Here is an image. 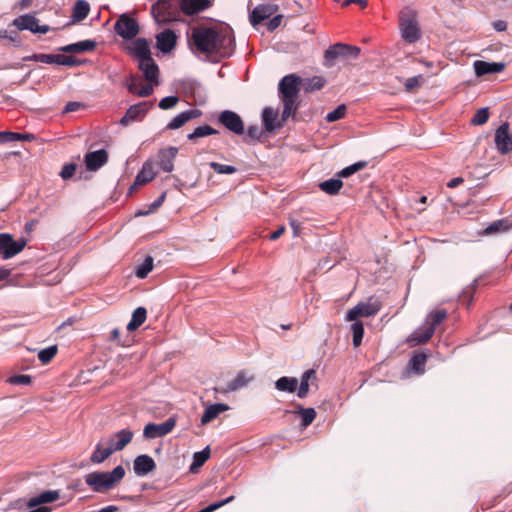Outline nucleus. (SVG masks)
<instances>
[{
  "label": "nucleus",
  "mask_w": 512,
  "mask_h": 512,
  "mask_svg": "<svg viewBox=\"0 0 512 512\" xmlns=\"http://www.w3.org/2000/svg\"><path fill=\"white\" fill-rule=\"evenodd\" d=\"M153 263L154 260L151 256H146L143 263H141L135 270V275L140 278L144 279L147 277V275L152 271L153 269Z\"/></svg>",
  "instance_id": "obj_44"
},
{
  "label": "nucleus",
  "mask_w": 512,
  "mask_h": 512,
  "mask_svg": "<svg viewBox=\"0 0 512 512\" xmlns=\"http://www.w3.org/2000/svg\"><path fill=\"white\" fill-rule=\"evenodd\" d=\"M281 21H282V16L281 15H276L274 16L272 19L269 20V22L267 23V29L269 31H274L276 28H278L281 24Z\"/></svg>",
  "instance_id": "obj_63"
},
{
  "label": "nucleus",
  "mask_w": 512,
  "mask_h": 512,
  "mask_svg": "<svg viewBox=\"0 0 512 512\" xmlns=\"http://www.w3.org/2000/svg\"><path fill=\"white\" fill-rule=\"evenodd\" d=\"M156 468V463L149 455H139L134 459L133 469L136 475L144 476Z\"/></svg>",
  "instance_id": "obj_19"
},
{
  "label": "nucleus",
  "mask_w": 512,
  "mask_h": 512,
  "mask_svg": "<svg viewBox=\"0 0 512 512\" xmlns=\"http://www.w3.org/2000/svg\"><path fill=\"white\" fill-rule=\"evenodd\" d=\"M489 119V111L488 108H481L476 111L474 116L471 119V123L474 125H483Z\"/></svg>",
  "instance_id": "obj_52"
},
{
  "label": "nucleus",
  "mask_w": 512,
  "mask_h": 512,
  "mask_svg": "<svg viewBox=\"0 0 512 512\" xmlns=\"http://www.w3.org/2000/svg\"><path fill=\"white\" fill-rule=\"evenodd\" d=\"M254 380V375L250 374L246 370H240L235 378L231 380L226 387L223 388H216L217 392L220 393H229L233 391H237L239 389H242L246 387L251 381Z\"/></svg>",
  "instance_id": "obj_15"
},
{
  "label": "nucleus",
  "mask_w": 512,
  "mask_h": 512,
  "mask_svg": "<svg viewBox=\"0 0 512 512\" xmlns=\"http://www.w3.org/2000/svg\"><path fill=\"white\" fill-rule=\"evenodd\" d=\"M176 426L174 417L168 418L166 421L156 424L149 423L144 427L143 436L146 439H155L169 434Z\"/></svg>",
  "instance_id": "obj_10"
},
{
  "label": "nucleus",
  "mask_w": 512,
  "mask_h": 512,
  "mask_svg": "<svg viewBox=\"0 0 512 512\" xmlns=\"http://www.w3.org/2000/svg\"><path fill=\"white\" fill-rule=\"evenodd\" d=\"M179 99L177 96H167L160 100L159 102V108L162 110H168L173 108L177 103Z\"/></svg>",
  "instance_id": "obj_56"
},
{
  "label": "nucleus",
  "mask_w": 512,
  "mask_h": 512,
  "mask_svg": "<svg viewBox=\"0 0 512 512\" xmlns=\"http://www.w3.org/2000/svg\"><path fill=\"white\" fill-rule=\"evenodd\" d=\"M218 121L229 131L242 135L244 133V123L241 117L234 111L225 110L219 114Z\"/></svg>",
  "instance_id": "obj_12"
},
{
  "label": "nucleus",
  "mask_w": 512,
  "mask_h": 512,
  "mask_svg": "<svg viewBox=\"0 0 512 512\" xmlns=\"http://www.w3.org/2000/svg\"><path fill=\"white\" fill-rule=\"evenodd\" d=\"M60 494L58 491H44L40 495L32 497L27 502V507L30 509L28 512H49L47 507L42 506L43 504L52 503L58 500Z\"/></svg>",
  "instance_id": "obj_11"
},
{
  "label": "nucleus",
  "mask_w": 512,
  "mask_h": 512,
  "mask_svg": "<svg viewBox=\"0 0 512 512\" xmlns=\"http://www.w3.org/2000/svg\"><path fill=\"white\" fill-rule=\"evenodd\" d=\"M97 43L94 40H83L77 43L68 44L59 48L64 53H84L94 51Z\"/></svg>",
  "instance_id": "obj_26"
},
{
  "label": "nucleus",
  "mask_w": 512,
  "mask_h": 512,
  "mask_svg": "<svg viewBox=\"0 0 512 512\" xmlns=\"http://www.w3.org/2000/svg\"><path fill=\"white\" fill-rule=\"evenodd\" d=\"M138 67L149 83L155 86L159 85V67L153 58L140 61Z\"/></svg>",
  "instance_id": "obj_18"
},
{
  "label": "nucleus",
  "mask_w": 512,
  "mask_h": 512,
  "mask_svg": "<svg viewBox=\"0 0 512 512\" xmlns=\"http://www.w3.org/2000/svg\"><path fill=\"white\" fill-rule=\"evenodd\" d=\"M359 53L360 48L356 46L337 43L333 46H330L329 49L325 51L324 57L325 60L331 65L337 58H357Z\"/></svg>",
  "instance_id": "obj_9"
},
{
  "label": "nucleus",
  "mask_w": 512,
  "mask_h": 512,
  "mask_svg": "<svg viewBox=\"0 0 512 512\" xmlns=\"http://www.w3.org/2000/svg\"><path fill=\"white\" fill-rule=\"evenodd\" d=\"M228 408L229 407L226 404L222 403L212 404L208 406L201 417V423L203 425L210 423L215 418H217L220 413L228 410Z\"/></svg>",
  "instance_id": "obj_30"
},
{
  "label": "nucleus",
  "mask_w": 512,
  "mask_h": 512,
  "mask_svg": "<svg viewBox=\"0 0 512 512\" xmlns=\"http://www.w3.org/2000/svg\"><path fill=\"white\" fill-rule=\"evenodd\" d=\"M381 308V301L377 297L371 296L366 302H359L355 307L348 310L345 320L354 321L359 317L374 316L381 310Z\"/></svg>",
  "instance_id": "obj_5"
},
{
  "label": "nucleus",
  "mask_w": 512,
  "mask_h": 512,
  "mask_svg": "<svg viewBox=\"0 0 512 512\" xmlns=\"http://www.w3.org/2000/svg\"><path fill=\"white\" fill-rule=\"evenodd\" d=\"M351 331L353 335V345L354 347H359L362 343L363 335H364V326L361 321L354 320L351 325Z\"/></svg>",
  "instance_id": "obj_46"
},
{
  "label": "nucleus",
  "mask_w": 512,
  "mask_h": 512,
  "mask_svg": "<svg viewBox=\"0 0 512 512\" xmlns=\"http://www.w3.org/2000/svg\"><path fill=\"white\" fill-rule=\"evenodd\" d=\"M147 311L144 307H138L133 311L132 318L127 325L128 331L138 329L146 320Z\"/></svg>",
  "instance_id": "obj_36"
},
{
  "label": "nucleus",
  "mask_w": 512,
  "mask_h": 512,
  "mask_svg": "<svg viewBox=\"0 0 512 512\" xmlns=\"http://www.w3.org/2000/svg\"><path fill=\"white\" fill-rule=\"evenodd\" d=\"M325 79L321 76H313L311 78L302 79L301 87L305 92H313L320 90L325 85Z\"/></svg>",
  "instance_id": "obj_38"
},
{
  "label": "nucleus",
  "mask_w": 512,
  "mask_h": 512,
  "mask_svg": "<svg viewBox=\"0 0 512 512\" xmlns=\"http://www.w3.org/2000/svg\"><path fill=\"white\" fill-rule=\"evenodd\" d=\"M38 19L30 14L21 15L13 20V25L18 30H29L34 33Z\"/></svg>",
  "instance_id": "obj_33"
},
{
  "label": "nucleus",
  "mask_w": 512,
  "mask_h": 512,
  "mask_svg": "<svg viewBox=\"0 0 512 512\" xmlns=\"http://www.w3.org/2000/svg\"><path fill=\"white\" fill-rule=\"evenodd\" d=\"M130 52L139 62L152 58L149 42L145 38L135 39L131 44Z\"/></svg>",
  "instance_id": "obj_21"
},
{
  "label": "nucleus",
  "mask_w": 512,
  "mask_h": 512,
  "mask_svg": "<svg viewBox=\"0 0 512 512\" xmlns=\"http://www.w3.org/2000/svg\"><path fill=\"white\" fill-rule=\"evenodd\" d=\"M176 40L172 30H164L156 36L157 48L163 53H169L176 46Z\"/></svg>",
  "instance_id": "obj_23"
},
{
  "label": "nucleus",
  "mask_w": 512,
  "mask_h": 512,
  "mask_svg": "<svg viewBox=\"0 0 512 512\" xmlns=\"http://www.w3.org/2000/svg\"><path fill=\"white\" fill-rule=\"evenodd\" d=\"M82 106H83V104L80 102L71 101L66 104L64 112H66V113L75 112V111L79 110Z\"/></svg>",
  "instance_id": "obj_64"
},
{
  "label": "nucleus",
  "mask_w": 512,
  "mask_h": 512,
  "mask_svg": "<svg viewBox=\"0 0 512 512\" xmlns=\"http://www.w3.org/2000/svg\"><path fill=\"white\" fill-rule=\"evenodd\" d=\"M247 136L252 140H259L262 136V129L258 125H251L247 129Z\"/></svg>",
  "instance_id": "obj_60"
},
{
  "label": "nucleus",
  "mask_w": 512,
  "mask_h": 512,
  "mask_svg": "<svg viewBox=\"0 0 512 512\" xmlns=\"http://www.w3.org/2000/svg\"><path fill=\"white\" fill-rule=\"evenodd\" d=\"M75 171H76V164H74V163L66 164L62 168V170L60 172V176L64 180H67L74 175Z\"/></svg>",
  "instance_id": "obj_59"
},
{
  "label": "nucleus",
  "mask_w": 512,
  "mask_h": 512,
  "mask_svg": "<svg viewBox=\"0 0 512 512\" xmlns=\"http://www.w3.org/2000/svg\"><path fill=\"white\" fill-rule=\"evenodd\" d=\"M298 380L293 377L283 376L275 382V387L279 391L295 392L297 389Z\"/></svg>",
  "instance_id": "obj_39"
},
{
  "label": "nucleus",
  "mask_w": 512,
  "mask_h": 512,
  "mask_svg": "<svg viewBox=\"0 0 512 512\" xmlns=\"http://www.w3.org/2000/svg\"><path fill=\"white\" fill-rule=\"evenodd\" d=\"M278 119V111L271 107L264 108L262 112V121L267 132H274L276 129L282 127L281 122H276Z\"/></svg>",
  "instance_id": "obj_27"
},
{
  "label": "nucleus",
  "mask_w": 512,
  "mask_h": 512,
  "mask_svg": "<svg viewBox=\"0 0 512 512\" xmlns=\"http://www.w3.org/2000/svg\"><path fill=\"white\" fill-rule=\"evenodd\" d=\"M399 27L401 36L407 43H415L421 37V30L417 20V12L405 7L399 14Z\"/></svg>",
  "instance_id": "obj_3"
},
{
  "label": "nucleus",
  "mask_w": 512,
  "mask_h": 512,
  "mask_svg": "<svg viewBox=\"0 0 512 512\" xmlns=\"http://www.w3.org/2000/svg\"><path fill=\"white\" fill-rule=\"evenodd\" d=\"M301 84L302 78L295 74L284 76L278 84L279 98L298 97Z\"/></svg>",
  "instance_id": "obj_7"
},
{
  "label": "nucleus",
  "mask_w": 512,
  "mask_h": 512,
  "mask_svg": "<svg viewBox=\"0 0 512 512\" xmlns=\"http://www.w3.org/2000/svg\"><path fill=\"white\" fill-rule=\"evenodd\" d=\"M201 111L198 109H192L184 111L180 114H178L176 117H174L166 126V129L174 130L182 127L184 124H186L188 121L198 118L201 116Z\"/></svg>",
  "instance_id": "obj_24"
},
{
  "label": "nucleus",
  "mask_w": 512,
  "mask_h": 512,
  "mask_svg": "<svg viewBox=\"0 0 512 512\" xmlns=\"http://www.w3.org/2000/svg\"><path fill=\"white\" fill-rule=\"evenodd\" d=\"M210 167L218 174H233L237 171L234 166L224 165L217 162H211Z\"/></svg>",
  "instance_id": "obj_54"
},
{
  "label": "nucleus",
  "mask_w": 512,
  "mask_h": 512,
  "mask_svg": "<svg viewBox=\"0 0 512 512\" xmlns=\"http://www.w3.org/2000/svg\"><path fill=\"white\" fill-rule=\"evenodd\" d=\"M298 413L302 417L301 425L303 427L309 426L316 418V411L314 408H303L299 407Z\"/></svg>",
  "instance_id": "obj_47"
},
{
  "label": "nucleus",
  "mask_w": 512,
  "mask_h": 512,
  "mask_svg": "<svg viewBox=\"0 0 512 512\" xmlns=\"http://www.w3.org/2000/svg\"><path fill=\"white\" fill-rule=\"evenodd\" d=\"M90 12V5L85 0H78L72 10L73 22H80L84 20Z\"/></svg>",
  "instance_id": "obj_35"
},
{
  "label": "nucleus",
  "mask_w": 512,
  "mask_h": 512,
  "mask_svg": "<svg viewBox=\"0 0 512 512\" xmlns=\"http://www.w3.org/2000/svg\"><path fill=\"white\" fill-rule=\"evenodd\" d=\"M367 166V162L366 161H359V162H356L348 167H345L344 169H342L340 172H338V177H343V178H346V177H349L351 176L352 174H354L355 172L365 168Z\"/></svg>",
  "instance_id": "obj_48"
},
{
  "label": "nucleus",
  "mask_w": 512,
  "mask_h": 512,
  "mask_svg": "<svg viewBox=\"0 0 512 512\" xmlns=\"http://www.w3.org/2000/svg\"><path fill=\"white\" fill-rule=\"evenodd\" d=\"M113 452L114 450L110 444L107 448H102V446L98 444L92 453L90 460L95 464L102 463L108 459Z\"/></svg>",
  "instance_id": "obj_41"
},
{
  "label": "nucleus",
  "mask_w": 512,
  "mask_h": 512,
  "mask_svg": "<svg viewBox=\"0 0 512 512\" xmlns=\"http://www.w3.org/2000/svg\"><path fill=\"white\" fill-rule=\"evenodd\" d=\"M316 375V372L315 370L313 369H309L307 371H305L301 377V382H300V386H299V389H298V397L299 398H305L309 392V380L312 378V377H315Z\"/></svg>",
  "instance_id": "obj_43"
},
{
  "label": "nucleus",
  "mask_w": 512,
  "mask_h": 512,
  "mask_svg": "<svg viewBox=\"0 0 512 512\" xmlns=\"http://www.w3.org/2000/svg\"><path fill=\"white\" fill-rule=\"evenodd\" d=\"M495 144L501 154L512 151V135L507 122L501 124L495 132Z\"/></svg>",
  "instance_id": "obj_14"
},
{
  "label": "nucleus",
  "mask_w": 512,
  "mask_h": 512,
  "mask_svg": "<svg viewBox=\"0 0 512 512\" xmlns=\"http://www.w3.org/2000/svg\"><path fill=\"white\" fill-rule=\"evenodd\" d=\"M214 134H218V131L216 129L209 125H203L197 127L192 133L188 134L187 138L193 141L197 138L206 137Z\"/></svg>",
  "instance_id": "obj_45"
},
{
  "label": "nucleus",
  "mask_w": 512,
  "mask_h": 512,
  "mask_svg": "<svg viewBox=\"0 0 512 512\" xmlns=\"http://www.w3.org/2000/svg\"><path fill=\"white\" fill-rule=\"evenodd\" d=\"M190 39L194 48L202 54L226 58L234 50L235 40L229 27H194Z\"/></svg>",
  "instance_id": "obj_1"
},
{
  "label": "nucleus",
  "mask_w": 512,
  "mask_h": 512,
  "mask_svg": "<svg viewBox=\"0 0 512 512\" xmlns=\"http://www.w3.org/2000/svg\"><path fill=\"white\" fill-rule=\"evenodd\" d=\"M427 362V355L424 353L414 354L409 361V367L417 374L425 372V365Z\"/></svg>",
  "instance_id": "obj_40"
},
{
  "label": "nucleus",
  "mask_w": 512,
  "mask_h": 512,
  "mask_svg": "<svg viewBox=\"0 0 512 512\" xmlns=\"http://www.w3.org/2000/svg\"><path fill=\"white\" fill-rule=\"evenodd\" d=\"M4 142L22 141L21 133L3 132Z\"/></svg>",
  "instance_id": "obj_62"
},
{
  "label": "nucleus",
  "mask_w": 512,
  "mask_h": 512,
  "mask_svg": "<svg viewBox=\"0 0 512 512\" xmlns=\"http://www.w3.org/2000/svg\"><path fill=\"white\" fill-rule=\"evenodd\" d=\"M234 499H235V497L233 495L229 496L228 498H226L224 500H221L219 502L208 505L207 507L201 509L199 512H213V511L217 510L218 508L224 506L225 504L232 502Z\"/></svg>",
  "instance_id": "obj_58"
},
{
  "label": "nucleus",
  "mask_w": 512,
  "mask_h": 512,
  "mask_svg": "<svg viewBox=\"0 0 512 512\" xmlns=\"http://www.w3.org/2000/svg\"><path fill=\"white\" fill-rule=\"evenodd\" d=\"M475 74L478 77L487 75L500 73L505 69V63L502 62H486L482 60H477L473 64Z\"/></svg>",
  "instance_id": "obj_20"
},
{
  "label": "nucleus",
  "mask_w": 512,
  "mask_h": 512,
  "mask_svg": "<svg viewBox=\"0 0 512 512\" xmlns=\"http://www.w3.org/2000/svg\"><path fill=\"white\" fill-rule=\"evenodd\" d=\"M108 161V153L105 149L89 152L85 155L86 168L89 171H96Z\"/></svg>",
  "instance_id": "obj_17"
},
{
  "label": "nucleus",
  "mask_w": 512,
  "mask_h": 512,
  "mask_svg": "<svg viewBox=\"0 0 512 512\" xmlns=\"http://www.w3.org/2000/svg\"><path fill=\"white\" fill-rule=\"evenodd\" d=\"M167 192L164 191L154 202L150 204L149 210L145 212H139L137 215H147L150 212L157 210L165 201Z\"/></svg>",
  "instance_id": "obj_57"
},
{
  "label": "nucleus",
  "mask_w": 512,
  "mask_h": 512,
  "mask_svg": "<svg viewBox=\"0 0 512 512\" xmlns=\"http://www.w3.org/2000/svg\"><path fill=\"white\" fill-rule=\"evenodd\" d=\"M156 172L151 162H145L140 172L137 174L134 186H142L154 179Z\"/></svg>",
  "instance_id": "obj_29"
},
{
  "label": "nucleus",
  "mask_w": 512,
  "mask_h": 512,
  "mask_svg": "<svg viewBox=\"0 0 512 512\" xmlns=\"http://www.w3.org/2000/svg\"><path fill=\"white\" fill-rule=\"evenodd\" d=\"M210 457V450L209 447H206L204 450L200 452H196L194 454L193 463L191 466V469L194 467L202 466Z\"/></svg>",
  "instance_id": "obj_51"
},
{
  "label": "nucleus",
  "mask_w": 512,
  "mask_h": 512,
  "mask_svg": "<svg viewBox=\"0 0 512 512\" xmlns=\"http://www.w3.org/2000/svg\"><path fill=\"white\" fill-rule=\"evenodd\" d=\"M154 86L155 85H153L151 83L147 84V85H141V82L138 79L132 78L131 82L128 84L127 88H128V91L133 94H136L140 97H148L153 93Z\"/></svg>",
  "instance_id": "obj_31"
},
{
  "label": "nucleus",
  "mask_w": 512,
  "mask_h": 512,
  "mask_svg": "<svg viewBox=\"0 0 512 512\" xmlns=\"http://www.w3.org/2000/svg\"><path fill=\"white\" fill-rule=\"evenodd\" d=\"M170 2L169 0H159L152 6V13L157 21H167L170 19Z\"/></svg>",
  "instance_id": "obj_34"
},
{
  "label": "nucleus",
  "mask_w": 512,
  "mask_h": 512,
  "mask_svg": "<svg viewBox=\"0 0 512 512\" xmlns=\"http://www.w3.org/2000/svg\"><path fill=\"white\" fill-rule=\"evenodd\" d=\"M115 32L123 39H133L139 33V25L132 17L122 14L114 25Z\"/></svg>",
  "instance_id": "obj_8"
},
{
  "label": "nucleus",
  "mask_w": 512,
  "mask_h": 512,
  "mask_svg": "<svg viewBox=\"0 0 512 512\" xmlns=\"http://www.w3.org/2000/svg\"><path fill=\"white\" fill-rule=\"evenodd\" d=\"M447 318V311L445 309L436 310L431 312L426 319L425 324L420 329L416 330L410 337L409 342L413 345L426 343L431 339L435 332L436 326L441 324Z\"/></svg>",
  "instance_id": "obj_4"
},
{
  "label": "nucleus",
  "mask_w": 512,
  "mask_h": 512,
  "mask_svg": "<svg viewBox=\"0 0 512 512\" xmlns=\"http://www.w3.org/2000/svg\"><path fill=\"white\" fill-rule=\"evenodd\" d=\"M282 104H283V111H282V122L286 121L289 117H294L298 108H299V101L298 97H291V98H280Z\"/></svg>",
  "instance_id": "obj_32"
},
{
  "label": "nucleus",
  "mask_w": 512,
  "mask_h": 512,
  "mask_svg": "<svg viewBox=\"0 0 512 512\" xmlns=\"http://www.w3.org/2000/svg\"><path fill=\"white\" fill-rule=\"evenodd\" d=\"M277 11V6L273 4L258 5L250 14V22L253 26H257L264 20L269 19Z\"/></svg>",
  "instance_id": "obj_16"
},
{
  "label": "nucleus",
  "mask_w": 512,
  "mask_h": 512,
  "mask_svg": "<svg viewBox=\"0 0 512 512\" xmlns=\"http://www.w3.org/2000/svg\"><path fill=\"white\" fill-rule=\"evenodd\" d=\"M151 102H140L138 104L132 105L128 108L125 115L121 118L120 124L123 126H127L133 121H138L143 119V117L146 115L150 107H152Z\"/></svg>",
  "instance_id": "obj_13"
},
{
  "label": "nucleus",
  "mask_w": 512,
  "mask_h": 512,
  "mask_svg": "<svg viewBox=\"0 0 512 512\" xmlns=\"http://www.w3.org/2000/svg\"><path fill=\"white\" fill-rule=\"evenodd\" d=\"M134 433L129 429H122L113 435L109 444L114 451L123 450L133 439Z\"/></svg>",
  "instance_id": "obj_25"
},
{
  "label": "nucleus",
  "mask_w": 512,
  "mask_h": 512,
  "mask_svg": "<svg viewBox=\"0 0 512 512\" xmlns=\"http://www.w3.org/2000/svg\"><path fill=\"white\" fill-rule=\"evenodd\" d=\"M57 354V346H49L38 353V359L41 363H49Z\"/></svg>",
  "instance_id": "obj_49"
},
{
  "label": "nucleus",
  "mask_w": 512,
  "mask_h": 512,
  "mask_svg": "<svg viewBox=\"0 0 512 512\" xmlns=\"http://www.w3.org/2000/svg\"><path fill=\"white\" fill-rule=\"evenodd\" d=\"M319 188L329 194V195H336L339 193L340 189L343 187V182L339 178H332L325 180L323 182L319 183Z\"/></svg>",
  "instance_id": "obj_37"
},
{
  "label": "nucleus",
  "mask_w": 512,
  "mask_h": 512,
  "mask_svg": "<svg viewBox=\"0 0 512 512\" xmlns=\"http://www.w3.org/2000/svg\"><path fill=\"white\" fill-rule=\"evenodd\" d=\"M125 476L123 466H116L110 472H91L85 476V483L97 493L115 488Z\"/></svg>",
  "instance_id": "obj_2"
},
{
  "label": "nucleus",
  "mask_w": 512,
  "mask_h": 512,
  "mask_svg": "<svg viewBox=\"0 0 512 512\" xmlns=\"http://www.w3.org/2000/svg\"><path fill=\"white\" fill-rule=\"evenodd\" d=\"M27 241L24 238L15 241L10 234H0V253L3 259H10L20 253L26 246Z\"/></svg>",
  "instance_id": "obj_6"
},
{
  "label": "nucleus",
  "mask_w": 512,
  "mask_h": 512,
  "mask_svg": "<svg viewBox=\"0 0 512 512\" xmlns=\"http://www.w3.org/2000/svg\"><path fill=\"white\" fill-rule=\"evenodd\" d=\"M8 383L12 385H29L32 382L30 375L19 374L8 378Z\"/></svg>",
  "instance_id": "obj_55"
},
{
  "label": "nucleus",
  "mask_w": 512,
  "mask_h": 512,
  "mask_svg": "<svg viewBox=\"0 0 512 512\" xmlns=\"http://www.w3.org/2000/svg\"><path fill=\"white\" fill-rule=\"evenodd\" d=\"M178 153V148L169 147L166 149H161L158 152V164L161 169L165 172H171L174 169V159Z\"/></svg>",
  "instance_id": "obj_22"
},
{
  "label": "nucleus",
  "mask_w": 512,
  "mask_h": 512,
  "mask_svg": "<svg viewBox=\"0 0 512 512\" xmlns=\"http://www.w3.org/2000/svg\"><path fill=\"white\" fill-rule=\"evenodd\" d=\"M208 6L209 2L207 0H182L180 3V8L186 15L197 14Z\"/></svg>",
  "instance_id": "obj_28"
},
{
  "label": "nucleus",
  "mask_w": 512,
  "mask_h": 512,
  "mask_svg": "<svg viewBox=\"0 0 512 512\" xmlns=\"http://www.w3.org/2000/svg\"><path fill=\"white\" fill-rule=\"evenodd\" d=\"M512 227V223L508 219H500L491 223L485 230L484 233L487 235L495 234L499 232H505Z\"/></svg>",
  "instance_id": "obj_42"
},
{
  "label": "nucleus",
  "mask_w": 512,
  "mask_h": 512,
  "mask_svg": "<svg viewBox=\"0 0 512 512\" xmlns=\"http://www.w3.org/2000/svg\"><path fill=\"white\" fill-rule=\"evenodd\" d=\"M28 59L36 62L52 64V54H34Z\"/></svg>",
  "instance_id": "obj_61"
},
{
  "label": "nucleus",
  "mask_w": 512,
  "mask_h": 512,
  "mask_svg": "<svg viewBox=\"0 0 512 512\" xmlns=\"http://www.w3.org/2000/svg\"><path fill=\"white\" fill-rule=\"evenodd\" d=\"M424 83V78L422 75L410 77L405 81V89L406 91L412 92L421 87Z\"/></svg>",
  "instance_id": "obj_53"
},
{
  "label": "nucleus",
  "mask_w": 512,
  "mask_h": 512,
  "mask_svg": "<svg viewBox=\"0 0 512 512\" xmlns=\"http://www.w3.org/2000/svg\"><path fill=\"white\" fill-rule=\"evenodd\" d=\"M347 108L344 104L339 105L336 109L329 112L325 119L327 122H335L345 117Z\"/></svg>",
  "instance_id": "obj_50"
}]
</instances>
